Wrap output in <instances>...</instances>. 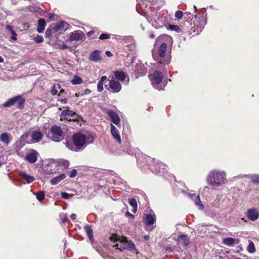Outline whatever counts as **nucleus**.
Listing matches in <instances>:
<instances>
[{"label": "nucleus", "instance_id": "f257e3e1", "mask_svg": "<svg viewBox=\"0 0 259 259\" xmlns=\"http://www.w3.org/2000/svg\"><path fill=\"white\" fill-rule=\"evenodd\" d=\"M164 40L170 41L171 38L168 35H162L156 39V45L152 52V56L158 63L165 65L170 63V58L169 55L167 54V45L163 42Z\"/></svg>", "mask_w": 259, "mask_h": 259}, {"label": "nucleus", "instance_id": "f03ea898", "mask_svg": "<svg viewBox=\"0 0 259 259\" xmlns=\"http://www.w3.org/2000/svg\"><path fill=\"white\" fill-rule=\"evenodd\" d=\"M72 140L73 143L66 141L65 145L69 150L78 151L84 149L87 144L93 143L94 137L92 134L77 133L73 135Z\"/></svg>", "mask_w": 259, "mask_h": 259}, {"label": "nucleus", "instance_id": "7ed1b4c3", "mask_svg": "<svg viewBox=\"0 0 259 259\" xmlns=\"http://www.w3.org/2000/svg\"><path fill=\"white\" fill-rule=\"evenodd\" d=\"M208 185L212 189H215L223 186L226 182V174L224 171L214 170L211 171L207 178Z\"/></svg>", "mask_w": 259, "mask_h": 259}, {"label": "nucleus", "instance_id": "20e7f679", "mask_svg": "<svg viewBox=\"0 0 259 259\" xmlns=\"http://www.w3.org/2000/svg\"><path fill=\"white\" fill-rule=\"evenodd\" d=\"M111 240L117 242L113 247L119 250L128 249L133 253H138L135 245L131 241H128L125 237L117 236L116 235H112L111 237Z\"/></svg>", "mask_w": 259, "mask_h": 259}, {"label": "nucleus", "instance_id": "39448f33", "mask_svg": "<svg viewBox=\"0 0 259 259\" xmlns=\"http://www.w3.org/2000/svg\"><path fill=\"white\" fill-rule=\"evenodd\" d=\"M50 139L54 142H59L64 138L65 134L59 126L54 125L50 130Z\"/></svg>", "mask_w": 259, "mask_h": 259}, {"label": "nucleus", "instance_id": "423d86ee", "mask_svg": "<svg viewBox=\"0 0 259 259\" xmlns=\"http://www.w3.org/2000/svg\"><path fill=\"white\" fill-rule=\"evenodd\" d=\"M25 99H23L20 95L16 96L7 101L3 105L4 107H8L13 106L15 104H17V107L18 108H22L24 106Z\"/></svg>", "mask_w": 259, "mask_h": 259}, {"label": "nucleus", "instance_id": "0eeeda50", "mask_svg": "<svg viewBox=\"0 0 259 259\" xmlns=\"http://www.w3.org/2000/svg\"><path fill=\"white\" fill-rule=\"evenodd\" d=\"M149 78L154 88L158 90H162L161 88L158 87V84L161 82L163 78V74L161 72L155 71L152 75L149 76Z\"/></svg>", "mask_w": 259, "mask_h": 259}, {"label": "nucleus", "instance_id": "6e6552de", "mask_svg": "<svg viewBox=\"0 0 259 259\" xmlns=\"http://www.w3.org/2000/svg\"><path fill=\"white\" fill-rule=\"evenodd\" d=\"M59 165L62 167L63 168H66L69 166V162L65 160H61L58 163L55 161L51 162L48 166L47 170L49 174H53L56 171V169H51L52 167H56L57 165Z\"/></svg>", "mask_w": 259, "mask_h": 259}, {"label": "nucleus", "instance_id": "1a4fd4ad", "mask_svg": "<svg viewBox=\"0 0 259 259\" xmlns=\"http://www.w3.org/2000/svg\"><path fill=\"white\" fill-rule=\"evenodd\" d=\"M148 22L152 23V25L156 27H160L163 24L162 19H160L156 13H152L146 17Z\"/></svg>", "mask_w": 259, "mask_h": 259}, {"label": "nucleus", "instance_id": "9d476101", "mask_svg": "<svg viewBox=\"0 0 259 259\" xmlns=\"http://www.w3.org/2000/svg\"><path fill=\"white\" fill-rule=\"evenodd\" d=\"M77 118V115L73 111L69 110H63L60 115V120H74Z\"/></svg>", "mask_w": 259, "mask_h": 259}, {"label": "nucleus", "instance_id": "9b49d317", "mask_svg": "<svg viewBox=\"0 0 259 259\" xmlns=\"http://www.w3.org/2000/svg\"><path fill=\"white\" fill-rule=\"evenodd\" d=\"M84 38V33L80 30H76L71 32L69 37V40L71 41H82Z\"/></svg>", "mask_w": 259, "mask_h": 259}, {"label": "nucleus", "instance_id": "f8f14e48", "mask_svg": "<svg viewBox=\"0 0 259 259\" xmlns=\"http://www.w3.org/2000/svg\"><path fill=\"white\" fill-rule=\"evenodd\" d=\"M246 215L250 221H255L259 218V210L255 208L248 209Z\"/></svg>", "mask_w": 259, "mask_h": 259}, {"label": "nucleus", "instance_id": "ddd939ff", "mask_svg": "<svg viewBox=\"0 0 259 259\" xmlns=\"http://www.w3.org/2000/svg\"><path fill=\"white\" fill-rule=\"evenodd\" d=\"M38 156V153L34 150H32L26 154L25 159L30 163L32 164L37 161Z\"/></svg>", "mask_w": 259, "mask_h": 259}, {"label": "nucleus", "instance_id": "4468645a", "mask_svg": "<svg viewBox=\"0 0 259 259\" xmlns=\"http://www.w3.org/2000/svg\"><path fill=\"white\" fill-rule=\"evenodd\" d=\"M68 28V24L64 21H60L53 26L54 32L65 31Z\"/></svg>", "mask_w": 259, "mask_h": 259}, {"label": "nucleus", "instance_id": "2eb2a0df", "mask_svg": "<svg viewBox=\"0 0 259 259\" xmlns=\"http://www.w3.org/2000/svg\"><path fill=\"white\" fill-rule=\"evenodd\" d=\"M109 85L113 93H118L121 89L120 83L113 79L109 80Z\"/></svg>", "mask_w": 259, "mask_h": 259}, {"label": "nucleus", "instance_id": "dca6fc26", "mask_svg": "<svg viewBox=\"0 0 259 259\" xmlns=\"http://www.w3.org/2000/svg\"><path fill=\"white\" fill-rule=\"evenodd\" d=\"M107 113L113 123L116 125L120 124V119L117 113L111 110H108Z\"/></svg>", "mask_w": 259, "mask_h": 259}, {"label": "nucleus", "instance_id": "f3484780", "mask_svg": "<svg viewBox=\"0 0 259 259\" xmlns=\"http://www.w3.org/2000/svg\"><path fill=\"white\" fill-rule=\"evenodd\" d=\"M188 195L192 200L194 201L195 205H197L200 209H203L204 206L200 200V198L199 195H196V194L191 193H189Z\"/></svg>", "mask_w": 259, "mask_h": 259}, {"label": "nucleus", "instance_id": "a211bd4d", "mask_svg": "<svg viewBox=\"0 0 259 259\" xmlns=\"http://www.w3.org/2000/svg\"><path fill=\"white\" fill-rule=\"evenodd\" d=\"M31 137L32 142L33 143H37L42 139L43 134L39 130H34L32 132Z\"/></svg>", "mask_w": 259, "mask_h": 259}, {"label": "nucleus", "instance_id": "6ab92c4d", "mask_svg": "<svg viewBox=\"0 0 259 259\" xmlns=\"http://www.w3.org/2000/svg\"><path fill=\"white\" fill-rule=\"evenodd\" d=\"M19 176L22 180L25 181L27 184H30L35 180V178L33 176L24 171H20L19 172Z\"/></svg>", "mask_w": 259, "mask_h": 259}, {"label": "nucleus", "instance_id": "aec40b11", "mask_svg": "<svg viewBox=\"0 0 259 259\" xmlns=\"http://www.w3.org/2000/svg\"><path fill=\"white\" fill-rule=\"evenodd\" d=\"M110 127L112 136L117 141L118 143L120 144L121 141L118 130L112 123L110 124Z\"/></svg>", "mask_w": 259, "mask_h": 259}, {"label": "nucleus", "instance_id": "412c9836", "mask_svg": "<svg viewBox=\"0 0 259 259\" xmlns=\"http://www.w3.org/2000/svg\"><path fill=\"white\" fill-rule=\"evenodd\" d=\"M156 221L155 215L154 214H146L144 219V222L148 225H152Z\"/></svg>", "mask_w": 259, "mask_h": 259}, {"label": "nucleus", "instance_id": "4be33fe9", "mask_svg": "<svg viewBox=\"0 0 259 259\" xmlns=\"http://www.w3.org/2000/svg\"><path fill=\"white\" fill-rule=\"evenodd\" d=\"M240 240L238 238H234L232 237L225 238L223 240V243L227 246H231L234 244H238Z\"/></svg>", "mask_w": 259, "mask_h": 259}, {"label": "nucleus", "instance_id": "5701e85b", "mask_svg": "<svg viewBox=\"0 0 259 259\" xmlns=\"http://www.w3.org/2000/svg\"><path fill=\"white\" fill-rule=\"evenodd\" d=\"M90 60L93 62H98L102 59L101 52L99 51L95 50L90 54Z\"/></svg>", "mask_w": 259, "mask_h": 259}, {"label": "nucleus", "instance_id": "b1692460", "mask_svg": "<svg viewBox=\"0 0 259 259\" xmlns=\"http://www.w3.org/2000/svg\"><path fill=\"white\" fill-rule=\"evenodd\" d=\"M12 137L7 133H3L0 135V140L4 144L8 145L11 141Z\"/></svg>", "mask_w": 259, "mask_h": 259}, {"label": "nucleus", "instance_id": "393cba45", "mask_svg": "<svg viewBox=\"0 0 259 259\" xmlns=\"http://www.w3.org/2000/svg\"><path fill=\"white\" fill-rule=\"evenodd\" d=\"M46 25V22L45 20L42 18L39 19L37 22V32L38 33L43 32L45 30Z\"/></svg>", "mask_w": 259, "mask_h": 259}, {"label": "nucleus", "instance_id": "a878e982", "mask_svg": "<svg viewBox=\"0 0 259 259\" xmlns=\"http://www.w3.org/2000/svg\"><path fill=\"white\" fill-rule=\"evenodd\" d=\"M66 178V176L64 174H61L59 176L53 178L51 180V184L52 185H55L60 183L62 180Z\"/></svg>", "mask_w": 259, "mask_h": 259}, {"label": "nucleus", "instance_id": "bb28decb", "mask_svg": "<svg viewBox=\"0 0 259 259\" xmlns=\"http://www.w3.org/2000/svg\"><path fill=\"white\" fill-rule=\"evenodd\" d=\"M107 80V77L106 76H102L99 81L97 85V90L99 92H101L103 91V84Z\"/></svg>", "mask_w": 259, "mask_h": 259}, {"label": "nucleus", "instance_id": "cd10ccee", "mask_svg": "<svg viewBox=\"0 0 259 259\" xmlns=\"http://www.w3.org/2000/svg\"><path fill=\"white\" fill-rule=\"evenodd\" d=\"M61 85L59 84H55L52 89V94L54 95L58 94L60 95L61 93L64 92V90L61 89Z\"/></svg>", "mask_w": 259, "mask_h": 259}, {"label": "nucleus", "instance_id": "c85d7f7f", "mask_svg": "<svg viewBox=\"0 0 259 259\" xmlns=\"http://www.w3.org/2000/svg\"><path fill=\"white\" fill-rule=\"evenodd\" d=\"M179 243L182 244L184 246H187L189 243V239L187 236L186 235H182L180 236L178 239Z\"/></svg>", "mask_w": 259, "mask_h": 259}, {"label": "nucleus", "instance_id": "c756f323", "mask_svg": "<svg viewBox=\"0 0 259 259\" xmlns=\"http://www.w3.org/2000/svg\"><path fill=\"white\" fill-rule=\"evenodd\" d=\"M84 229L87 235H88V237L90 238L91 241L93 242L94 241V237L93 232L91 226L90 225L85 226Z\"/></svg>", "mask_w": 259, "mask_h": 259}, {"label": "nucleus", "instance_id": "7c9ffc66", "mask_svg": "<svg viewBox=\"0 0 259 259\" xmlns=\"http://www.w3.org/2000/svg\"><path fill=\"white\" fill-rule=\"evenodd\" d=\"M115 78L121 81L124 80L125 74L123 71H116L114 73Z\"/></svg>", "mask_w": 259, "mask_h": 259}, {"label": "nucleus", "instance_id": "2f4dec72", "mask_svg": "<svg viewBox=\"0 0 259 259\" xmlns=\"http://www.w3.org/2000/svg\"><path fill=\"white\" fill-rule=\"evenodd\" d=\"M129 204L133 207V212H136L137 210V203L135 198H133L129 200Z\"/></svg>", "mask_w": 259, "mask_h": 259}, {"label": "nucleus", "instance_id": "473e14b6", "mask_svg": "<svg viewBox=\"0 0 259 259\" xmlns=\"http://www.w3.org/2000/svg\"><path fill=\"white\" fill-rule=\"evenodd\" d=\"M82 82V78L78 76H75L71 80V83L73 85L80 84Z\"/></svg>", "mask_w": 259, "mask_h": 259}, {"label": "nucleus", "instance_id": "72a5a7b5", "mask_svg": "<svg viewBox=\"0 0 259 259\" xmlns=\"http://www.w3.org/2000/svg\"><path fill=\"white\" fill-rule=\"evenodd\" d=\"M247 250L250 253H253L255 252V248L254 244L252 241H249V244L247 247Z\"/></svg>", "mask_w": 259, "mask_h": 259}, {"label": "nucleus", "instance_id": "f704fd0d", "mask_svg": "<svg viewBox=\"0 0 259 259\" xmlns=\"http://www.w3.org/2000/svg\"><path fill=\"white\" fill-rule=\"evenodd\" d=\"M36 197L39 201H42L45 198V192L42 191H39L36 193Z\"/></svg>", "mask_w": 259, "mask_h": 259}, {"label": "nucleus", "instance_id": "c9c22d12", "mask_svg": "<svg viewBox=\"0 0 259 259\" xmlns=\"http://www.w3.org/2000/svg\"><path fill=\"white\" fill-rule=\"evenodd\" d=\"M251 180L253 183L259 184V175H253L251 178Z\"/></svg>", "mask_w": 259, "mask_h": 259}, {"label": "nucleus", "instance_id": "e433bc0d", "mask_svg": "<svg viewBox=\"0 0 259 259\" xmlns=\"http://www.w3.org/2000/svg\"><path fill=\"white\" fill-rule=\"evenodd\" d=\"M53 32H54L53 28L47 29L45 32L46 37L49 38L50 37H51L53 34Z\"/></svg>", "mask_w": 259, "mask_h": 259}, {"label": "nucleus", "instance_id": "4c0bfd02", "mask_svg": "<svg viewBox=\"0 0 259 259\" xmlns=\"http://www.w3.org/2000/svg\"><path fill=\"white\" fill-rule=\"evenodd\" d=\"M34 40L38 44L41 43L44 41V38L41 35H37L34 38Z\"/></svg>", "mask_w": 259, "mask_h": 259}, {"label": "nucleus", "instance_id": "58836bf2", "mask_svg": "<svg viewBox=\"0 0 259 259\" xmlns=\"http://www.w3.org/2000/svg\"><path fill=\"white\" fill-rule=\"evenodd\" d=\"M183 13L181 11H177L175 13V17L178 19H181L183 17Z\"/></svg>", "mask_w": 259, "mask_h": 259}, {"label": "nucleus", "instance_id": "ea45409f", "mask_svg": "<svg viewBox=\"0 0 259 259\" xmlns=\"http://www.w3.org/2000/svg\"><path fill=\"white\" fill-rule=\"evenodd\" d=\"M110 34H107V33H102L101 34L100 36H99V38L100 39H108L110 38Z\"/></svg>", "mask_w": 259, "mask_h": 259}, {"label": "nucleus", "instance_id": "a19ab883", "mask_svg": "<svg viewBox=\"0 0 259 259\" xmlns=\"http://www.w3.org/2000/svg\"><path fill=\"white\" fill-rule=\"evenodd\" d=\"M169 29L171 30H175L177 32H178L180 30V27L176 25H170Z\"/></svg>", "mask_w": 259, "mask_h": 259}, {"label": "nucleus", "instance_id": "79ce46f5", "mask_svg": "<svg viewBox=\"0 0 259 259\" xmlns=\"http://www.w3.org/2000/svg\"><path fill=\"white\" fill-rule=\"evenodd\" d=\"M146 69L145 68V67H142V71H140V70H137V74L140 75H145L146 73Z\"/></svg>", "mask_w": 259, "mask_h": 259}, {"label": "nucleus", "instance_id": "37998d69", "mask_svg": "<svg viewBox=\"0 0 259 259\" xmlns=\"http://www.w3.org/2000/svg\"><path fill=\"white\" fill-rule=\"evenodd\" d=\"M76 173H77V171H76V169H72L70 172L69 177L70 178H74L76 176Z\"/></svg>", "mask_w": 259, "mask_h": 259}, {"label": "nucleus", "instance_id": "c03bdc74", "mask_svg": "<svg viewBox=\"0 0 259 259\" xmlns=\"http://www.w3.org/2000/svg\"><path fill=\"white\" fill-rule=\"evenodd\" d=\"M61 197L64 199H68L69 198V194L66 192H62L61 194Z\"/></svg>", "mask_w": 259, "mask_h": 259}, {"label": "nucleus", "instance_id": "a18cd8bd", "mask_svg": "<svg viewBox=\"0 0 259 259\" xmlns=\"http://www.w3.org/2000/svg\"><path fill=\"white\" fill-rule=\"evenodd\" d=\"M11 34L12 35V36L11 37V39L15 41L16 40L17 35L15 31H14L13 32H12Z\"/></svg>", "mask_w": 259, "mask_h": 259}, {"label": "nucleus", "instance_id": "49530a36", "mask_svg": "<svg viewBox=\"0 0 259 259\" xmlns=\"http://www.w3.org/2000/svg\"><path fill=\"white\" fill-rule=\"evenodd\" d=\"M59 48L61 50H65L68 48V46L66 44H63L59 46Z\"/></svg>", "mask_w": 259, "mask_h": 259}, {"label": "nucleus", "instance_id": "de8ad7c7", "mask_svg": "<svg viewBox=\"0 0 259 259\" xmlns=\"http://www.w3.org/2000/svg\"><path fill=\"white\" fill-rule=\"evenodd\" d=\"M6 29L11 33L12 32H13V31H14V30H13V28L12 27V26L9 25H8L6 26Z\"/></svg>", "mask_w": 259, "mask_h": 259}, {"label": "nucleus", "instance_id": "09e8293b", "mask_svg": "<svg viewBox=\"0 0 259 259\" xmlns=\"http://www.w3.org/2000/svg\"><path fill=\"white\" fill-rule=\"evenodd\" d=\"M61 217L62 218L61 220H62V222L63 223H64L66 221V215L64 213L63 214H62L61 215Z\"/></svg>", "mask_w": 259, "mask_h": 259}, {"label": "nucleus", "instance_id": "8fccbe9b", "mask_svg": "<svg viewBox=\"0 0 259 259\" xmlns=\"http://www.w3.org/2000/svg\"><path fill=\"white\" fill-rule=\"evenodd\" d=\"M125 215L126 217H130L131 219H134V215L133 214H132V213H131L130 212L128 211H127L126 213H125Z\"/></svg>", "mask_w": 259, "mask_h": 259}, {"label": "nucleus", "instance_id": "3c124183", "mask_svg": "<svg viewBox=\"0 0 259 259\" xmlns=\"http://www.w3.org/2000/svg\"><path fill=\"white\" fill-rule=\"evenodd\" d=\"M91 93V91L90 89H87L84 90V93L82 95H87Z\"/></svg>", "mask_w": 259, "mask_h": 259}, {"label": "nucleus", "instance_id": "603ef678", "mask_svg": "<svg viewBox=\"0 0 259 259\" xmlns=\"http://www.w3.org/2000/svg\"><path fill=\"white\" fill-rule=\"evenodd\" d=\"M106 54L107 55V56L108 57H111L112 56V54L111 53V52L109 51H107L106 52Z\"/></svg>", "mask_w": 259, "mask_h": 259}, {"label": "nucleus", "instance_id": "864d4df0", "mask_svg": "<svg viewBox=\"0 0 259 259\" xmlns=\"http://www.w3.org/2000/svg\"><path fill=\"white\" fill-rule=\"evenodd\" d=\"M27 134H23L21 136V138L22 140H25L27 137Z\"/></svg>", "mask_w": 259, "mask_h": 259}, {"label": "nucleus", "instance_id": "5fc2aeb1", "mask_svg": "<svg viewBox=\"0 0 259 259\" xmlns=\"http://www.w3.org/2000/svg\"><path fill=\"white\" fill-rule=\"evenodd\" d=\"M94 31H90V32H88L87 33V35L88 36H91L92 34H93L94 33Z\"/></svg>", "mask_w": 259, "mask_h": 259}, {"label": "nucleus", "instance_id": "6e6d98bb", "mask_svg": "<svg viewBox=\"0 0 259 259\" xmlns=\"http://www.w3.org/2000/svg\"><path fill=\"white\" fill-rule=\"evenodd\" d=\"M70 218L72 220H75L76 218V214L75 213L71 214Z\"/></svg>", "mask_w": 259, "mask_h": 259}, {"label": "nucleus", "instance_id": "4d7b16f0", "mask_svg": "<svg viewBox=\"0 0 259 259\" xmlns=\"http://www.w3.org/2000/svg\"><path fill=\"white\" fill-rule=\"evenodd\" d=\"M60 102H62V103L65 104V103H67V100H66L65 99H61V100H60Z\"/></svg>", "mask_w": 259, "mask_h": 259}, {"label": "nucleus", "instance_id": "13d9d810", "mask_svg": "<svg viewBox=\"0 0 259 259\" xmlns=\"http://www.w3.org/2000/svg\"><path fill=\"white\" fill-rule=\"evenodd\" d=\"M54 17V15L52 14H49V18L50 19H52Z\"/></svg>", "mask_w": 259, "mask_h": 259}, {"label": "nucleus", "instance_id": "bf43d9fd", "mask_svg": "<svg viewBox=\"0 0 259 259\" xmlns=\"http://www.w3.org/2000/svg\"><path fill=\"white\" fill-rule=\"evenodd\" d=\"M3 62H4V59L3 58V57L0 56V62L3 63Z\"/></svg>", "mask_w": 259, "mask_h": 259}, {"label": "nucleus", "instance_id": "052dcab7", "mask_svg": "<svg viewBox=\"0 0 259 259\" xmlns=\"http://www.w3.org/2000/svg\"><path fill=\"white\" fill-rule=\"evenodd\" d=\"M155 171H156L157 173H161V172H162V171H161L160 169H158V170L156 169V170H155Z\"/></svg>", "mask_w": 259, "mask_h": 259}, {"label": "nucleus", "instance_id": "680f3d73", "mask_svg": "<svg viewBox=\"0 0 259 259\" xmlns=\"http://www.w3.org/2000/svg\"><path fill=\"white\" fill-rule=\"evenodd\" d=\"M155 37V35L153 34H151L150 35V37L151 38H153Z\"/></svg>", "mask_w": 259, "mask_h": 259}, {"label": "nucleus", "instance_id": "e2e57ef3", "mask_svg": "<svg viewBox=\"0 0 259 259\" xmlns=\"http://www.w3.org/2000/svg\"><path fill=\"white\" fill-rule=\"evenodd\" d=\"M128 81H129V80H128V79L126 80V83H128Z\"/></svg>", "mask_w": 259, "mask_h": 259}, {"label": "nucleus", "instance_id": "0e129e2a", "mask_svg": "<svg viewBox=\"0 0 259 259\" xmlns=\"http://www.w3.org/2000/svg\"><path fill=\"white\" fill-rule=\"evenodd\" d=\"M160 166H164V164H160Z\"/></svg>", "mask_w": 259, "mask_h": 259}, {"label": "nucleus", "instance_id": "69168bd1", "mask_svg": "<svg viewBox=\"0 0 259 259\" xmlns=\"http://www.w3.org/2000/svg\"><path fill=\"white\" fill-rule=\"evenodd\" d=\"M194 8L195 9H196V7L195 6H194Z\"/></svg>", "mask_w": 259, "mask_h": 259}, {"label": "nucleus", "instance_id": "338daca9", "mask_svg": "<svg viewBox=\"0 0 259 259\" xmlns=\"http://www.w3.org/2000/svg\"><path fill=\"white\" fill-rule=\"evenodd\" d=\"M2 165V163L0 162V166Z\"/></svg>", "mask_w": 259, "mask_h": 259}, {"label": "nucleus", "instance_id": "774afa93", "mask_svg": "<svg viewBox=\"0 0 259 259\" xmlns=\"http://www.w3.org/2000/svg\"><path fill=\"white\" fill-rule=\"evenodd\" d=\"M184 259H186V258H184Z\"/></svg>", "mask_w": 259, "mask_h": 259}]
</instances>
